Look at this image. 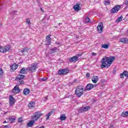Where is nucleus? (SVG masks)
Returning a JSON list of instances; mask_svg holds the SVG:
<instances>
[{
    "mask_svg": "<svg viewBox=\"0 0 128 128\" xmlns=\"http://www.w3.org/2000/svg\"><path fill=\"white\" fill-rule=\"evenodd\" d=\"M116 60V57L112 56V58L110 57H104L102 60V65L101 68H108L110 66V64H112L114 60Z\"/></svg>",
    "mask_w": 128,
    "mask_h": 128,
    "instance_id": "nucleus-1",
    "label": "nucleus"
},
{
    "mask_svg": "<svg viewBox=\"0 0 128 128\" xmlns=\"http://www.w3.org/2000/svg\"><path fill=\"white\" fill-rule=\"evenodd\" d=\"M75 94L78 98H80L84 94V86H78L75 90Z\"/></svg>",
    "mask_w": 128,
    "mask_h": 128,
    "instance_id": "nucleus-2",
    "label": "nucleus"
},
{
    "mask_svg": "<svg viewBox=\"0 0 128 128\" xmlns=\"http://www.w3.org/2000/svg\"><path fill=\"white\" fill-rule=\"evenodd\" d=\"M38 68V63H34L28 68V70L30 72H36Z\"/></svg>",
    "mask_w": 128,
    "mask_h": 128,
    "instance_id": "nucleus-3",
    "label": "nucleus"
},
{
    "mask_svg": "<svg viewBox=\"0 0 128 128\" xmlns=\"http://www.w3.org/2000/svg\"><path fill=\"white\" fill-rule=\"evenodd\" d=\"M42 115V114L40 112H36L34 114V116H32V120L35 122H37Z\"/></svg>",
    "mask_w": 128,
    "mask_h": 128,
    "instance_id": "nucleus-4",
    "label": "nucleus"
},
{
    "mask_svg": "<svg viewBox=\"0 0 128 128\" xmlns=\"http://www.w3.org/2000/svg\"><path fill=\"white\" fill-rule=\"evenodd\" d=\"M24 78H26V76L22 74H18L17 76V77L16 78V80H20L19 81L20 84H24V80H24Z\"/></svg>",
    "mask_w": 128,
    "mask_h": 128,
    "instance_id": "nucleus-5",
    "label": "nucleus"
},
{
    "mask_svg": "<svg viewBox=\"0 0 128 128\" xmlns=\"http://www.w3.org/2000/svg\"><path fill=\"white\" fill-rule=\"evenodd\" d=\"M15 102H16V99H14V97H12V95H10V99H9L10 106H13Z\"/></svg>",
    "mask_w": 128,
    "mask_h": 128,
    "instance_id": "nucleus-6",
    "label": "nucleus"
},
{
    "mask_svg": "<svg viewBox=\"0 0 128 128\" xmlns=\"http://www.w3.org/2000/svg\"><path fill=\"white\" fill-rule=\"evenodd\" d=\"M70 70L68 69H60L58 71V74H68Z\"/></svg>",
    "mask_w": 128,
    "mask_h": 128,
    "instance_id": "nucleus-7",
    "label": "nucleus"
},
{
    "mask_svg": "<svg viewBox=\"0 0 128 128\" xmlns=\"http://www.w3.org/2000/svg\"><path fill=\"white\" fill-rule=\"evenodd\" d=\"M120 10V5L116 6L112 8V14H116V12H118Z\"/></svg>",
    "mask_w": 128,
    "mask_h": 128,
    "instance_id": "nucleus-8",
    "label": "nucleus"
},
{
    "mask_svg": "<svg viewBox=\"0 0 128 128\" xmlns=\"http://www.w3.org/2000/svg\"><path fill=\"white\" fill-rule=\"evenodd\" d=\"M94 86H96V84H89L86 85V90H90L92 88H94Z\"/></svg>",
    "mask_w": 128,
    "mask_h": 128,
    "instance_id": "nucleus-9",
    "label": "nucleus"
},
{
    "mask_svg": "<svg viewBox=\"0 0 128 128\" xmlns=\"http://www.w3.org/2000/svg\"><path fill=\"white\" fill-rule=\"evenodd\" d=\"M97 28L99 32H102V30H104V24H102V22L99 23Z\"/></svg>",
    "mask_w": 128,
    "mask_h": 128,
    "instance_id": "nucleus-10",
    "label": "nucleus"
},
{
    "mask_svg": "<svg viewBox=\"0 0 128 128\" xmlns=\"http://www.w3.org/2000/svg\"><path fill=\"white\" fill-rule=\"evenodd\" d=\"M28 72V68H23L20 70V74H26Z\"/></svg>",
    "mask_w": 128,
    "mask_h": 128,
    "instance_id": "nucleus-11",
    "label": "nucleus"
},
{
    "mask_svg": "<svg viewBox=\"0 0 128 128\" xmlns=\"http://www.w3.org/2000/svg\"><path fill=\"white\" fill-rule=\"evenodd\" d=\"M20 92V88L18 87H16V86L12 90L13 94H18Z\"/></svg>",
    "mask_w": 128,
    "mask_h": 128,
    "instance_id": "nucleus-12",
    "label": "nucleus"
},
{
    "mask_svg": "<svg viewBox=\"0 0 128 128\" xmlns=\"http://www.w3.org/2000/svg\"><path fill=\"white\" fill-rule=\"evenodd\" d=\"M92 80L94 84H96L98 82V76H94L92 78Z\"/></svg>",
    "mask_w": 128,
    "mask_h": 128,
    "instance_id": "nucleus-13",
    "label": "nucleus"
},
{
    "mask_svg": "<svg viewBox=\"0 0 128 128\" xmlns=\"http://www.w3.org/2000/svg\"><path fill=\"white\" fill-rule=\"evenodd\" d=\"M30 90L28 88H25L23 92V94L24 96H28V94H30Z\"/></svg>",
    "mask_w": 128,
    "mask_h": 128,
    "instance_id": "nucleus-14",
    "label": "nucleus"
},
{
    "mask_svg": "<svg viewBox=\"0 0 128 128\" xmlns=\"http://www.w3.org/2000/svg\"><path fill=\"white\" fill-rule=\"evenodd\" d=\"M78 57L74 56L70 59V62H78Z\"/></svg>",
    "mask_w": 128,
    "mask_h": 128,
    "instance_id": "nucleus-15",
    "label": "nucleus"
},
{
    "mask_svg": "<svg viewBox=\"0 0 128 128\" xmlns=\"http://www.w3.org/2000/svg\"><path fill=\"white\" fill-rule=\"evenodd\" d=\"M120 42H123L124 44H128V38H122L120 40Z\"/></svg>",
    "mask_w": 128,
    "mask_h": 128,
    "instance_id": "nucleus-16",
    "label": "nucleus"
},
{
    "mask_svg": "<svg viewBox=\"0 0 128 128\" xmlns=\"http://www.w3.org/2000/svg\"><path fill=\"white\" fill-rule=\"evenodd\" d=\"M51 52V54H54V52H56L58 50V49L56 47H54V48H52L50 50Z\"/></svg>",
    "mask_w": 128,
    "mask_h": 128,
    "instance_id": "nucleus-17",
    "label": "nucleus"
},
{
    "mask_svg": "<svg viewBox=\"0 0 128 128\" xmlns=\"http://www.w3.org/2000/svg\"><path fill=\"white\" fill-rule=\"evenodd\" d=\"M35 103L34 102H30L28 104V106L30 108H32L34 107Z\"/></svg>",
    "mask_w": 128,
    "mask_h": 128,
    "instance_id": "nucleus-18",
    "label": "nucleus"
},
{
    "mask_svg": "<svg viewBox=\"0 0 128 128\" xmlns=\"http://www.w3.org/2000/svg\"><path fill=\"white\" fill-rule=\"evenodd\" d=\"M46 40L47 42L50 44V42H52V39H50V35H48L46 36Z\"/></svg>",
    "mask_w": 128,
    "mask_h": 128,
    "instance_id": "nucleus-19",
    "label": "nucleus"
},
{
    "mask_svg": "<svg viewBox=\"0 0 128 128\" xmlns=\"http://www.w3.org/2000/svg\"><path fill=\"white\" fill-rule=\"evenodd\" d=\"M60 120H66V114H62L60 116Z\"/></svg>",
    "mask_w": 128,
    "mask_h": 128,
    "instance_id": "nucleus-20",
    "label": "nucleus"
},
{
    "mask_svg": "<svg viewBox=\"0 0 128 128\" xmlns=\"http://www.w3.org/2000/svg\"><path fill=\"white\" fill-rule=\"evenodd\" d=\"M17 68H18V65L16 64H13L11 66V70H16Z\"/></svg>",
    "mask_w": 128,
    "mask_h": 128,
    "instance_id": "nucleus-21",
    "label": "nucleus"
},
{
    "mask_svg": "<svg viewBox=\"0 0 128 128\" xmlns=\"http://www.w3.org/2000/svg\"><path fill=\"white\" fill-rule=\"evenodd\" d=\"M74 10H76V12H78V10H80V5L78 4H76L75 6H74Z\"/></svg>",
    "mask_w": 128,
    "mask_h": 128,
    "instance_id": "nucleus-22",
    "label": "nucleus"
},
{
    "mask_svg": "<svg viewBox=\"0 0 128 128\" xmlns=\"http://www.w3.org/2000/svg\"><path fill=\"white\" fill-rule=\"evenodd\" d=\"M34 120H31L28 123L27 126L28 127L32 126H34Z\"/></svg>",
    "mask_w": 128,
    "mask_h": 128,
    "instance_id": "nucleus-23",
    "label": "nucleus"
},
{
    "mask_svg": "<svg viewBox=\"0 0 128 128\" xmlns=\"http://www.w3.org/2000/svg\"><path fill=\"white\" fill-rule=\"evenodd\" d=\"M122 16H120V18H118L116 20V22H120L122 20Z\"/></svg>",
    "mask_w": 128,
    "mask_h": 128,
    "instance_id": "nucleus-24",
    "label": "nucleus"
},
{
    "mask_svg": "<svg viewBox=\"0 0 128 128\" xmlns=\"http://www.w3.org/2000/svg\"><path fill=\"white\" fill-rule=\"evenodd\" d=\"M90 108V106H86L83 107V110H84V112H88V110Z\"/></svg>",
    "mask_w": 128,
    "mask_h": 128,
    "instance_id": "nucleus-25",
    "label": "nucleus"
},
{
    "mask_svg": "<svg viewBox=\"0 0 128 128\" xmlns=\"http://www.w3.org/2000/svg\"><path fill=\"white\" fill-rule=\"evenodd\" d=\"M4 48H5L6 52L10 50V46H9V45H6V46H5Z\"/></svg>",
    "mask_w": 128,
    "mask_h": 128,
    "instance_id": "nucleus-26",
    "label": "nucleus"
},
{
    "mask_svg": "<svg viewBox=\"0 0 128 128\" xmlns=\"http://www.w3.org/2000/svg\"><path fill=\"white\" fill-rule=\"evenodd\" d=\"M122 116H128V111L123 112L122 114Z\"/></svg>",
    "mask_w": 128,
    "mask_h": 128,
    "instance_id": "nucleus-27",
    "label": "nucleus"
},
{
    "mask_svg": "<svg viewBox=\"0 0 128 128\" xmlns=\"http://www.w3.org/2000/svg\"><path fill=\"white\" fill-rule=\"evenodd\" d=\"M108 44H103L102 45V48H103L108 49Z\"/></svg>",
    "mask_w": 128,
    "mask_h": 128,
    "instance_id": "nucleus-28",
    "label": "nucleus"
},
{
    "mask_svg": "<svg viewBox=\"0 0 128 128\" xmlns=\"http://www.w3.org/2000/svg\"><path fill=\"white\" fill-rule=\"evenodd\" d=\"M28 50V48H23L22 50H21V52L22 53L27 52Z\"/></svg>",
    "mask_w": 128,
    "mask_h": 128,
    "instance_id": "nucleus-29",
    "label": "nucleus"
},
{
    "mask_svg": "<svg viewBox=\"0 0 128 128\" xmlns=\"http://www.w3.org/2000/svg\"><path fill=\"white\" fill-rule=\"evenodd\" d=\"M0 52H6V50L4 47L0 46Z\"/></svg>",
    "mask_w": 128,
    "mask_h": 128,
    "instance_id": "nucleus-30",
    "label": "nucleus"
},
{
    "mask_svg": "<svg viewBox=\"0 0 128 128\" xmlns=\"http://www.w3.org/2000/svg\"><path fill=\"white\" fill-rule=\"evenodd\" d=\"M78 112H81V113L85 112L84 110V107H81L80 108V109L78 110Z\"/></svg>",
    "mask_w": 128,
    "mask_h": 128,
    "instance_id": "nucleus-31",
    "label": "nucleus"
},
{
    "mask_svg": "<svg viewBox=\"0 0 128 128\" xmlns=\"http://www.w3.org/2000/svg\"><path fill=\"white\" fill-rule=\"evenodd\" d=\"M2 128H12V126L10 124H8L6 126H3Z\"/></svg>",
    "mask_w": 128,
    "mask_h": 128,
    "instance_id": "nucleus-32",
    "label": "nucleus"
},
{
    "mask_svg": "<svg viewBox=\"0 0 128 128\" xmlns=\"http://www.w3.org/2000/svg\"><path fill=\"white\" fill-rule=\"evenodd\" d=\"M85 20H86V24H88V23L90 22V18H88V17H86V18H85Z\"/></svg>",
    "mask_w": 128,
    "mask_h": 128,
    "instance_id": "nucleus-33",
    "label": "nucleus"
},
{
    "mask_svg": "<svg viewBox=\"0 0 128 128\" xmlns=\"http://www.w3.org/2000/svg\"><path fill=\"white\" fill-rule=\"evenodd\" d=\"M123 74L126 78H128V72L126 71H124Z\"/></svg>",
    "mask_w": 128,
    "mask_h": 128,
    "instance_id": "nucleus-34",
    "label": "nucleus"
},
{
    "mask_svg": "<svg viewBox=\"0 0 128 128\" xmlns=\"http://www.w3.org/2000/svg\"><path fill=\"white\" fill-rule=\"evenodd\" d=\"M26 24H30V18L26 20Z\"/></svg>",
    "mask_w": 128,
    "mask_h": 128,
    "instance_id": "nucleus-35",
    "label": "nucleus"
},
{
    "mask_svg": "<svg viewBox=\"0 0 128 128\" xmlns=\"http://www.w3.org/2000/svg\"><path fill=\"white\" fill-rule=\"evenodd\" d=\"M4 74V70L0 68V76H2Z\"/></svg>",
    "mask_w": 128,
    "mask_h": 128,
    "instance_id": "nucleus-36",
    "label": "nucleus"
},
{
    "mask_svg": "<svg viewBox=\"0 0 128 128\" xmlns=\"http://www.w3.org/2000/svg\"><path fill=\"white\" fill-rule=\"evenodd\" d=\"M9 120L12 122H14V120H16V119L14 118H9Z\"/></svg>",
    "mask_w": 128,
    "mask_h": 128,
    "instance_id": "nucleus-37",
    "label": "nucleus"
},
{
    "mask_svg": "<svg viewBox=\"0 0 128 128\" xmlns=\"http://www.w3.org/2000/svg\"><path fill=\"white\" fill-rule=\"evenodd\" d=\"M110 4V2H104V4H105V6H108V4Z\"/></svg>",
    "mask_w": 128,
    "mask_h": 128,
    "instance_id": "nucleus-38",
    "label": "nucleus"
},
{
    "mask_svg": "<svg viewBox=\"0 0 128 128\" xmlns=\"http://www.w3.org/2000/svg\"><path fill=\"white\" fill-rule=\"evenodd\" d=\"M86 78H90V74L89 72H88L86 74Z\"/></svg>",
    "mask_w": 128,
    "mask_h": 128,
    "instance_id": "nucleus-39",
    "label": "nucleus"
},
{
    "mask_svg": "<svg viewBox=\"0 0 128 128\" xmlns=\"http://www.w3.org/2000/svg\"><path fill=\"white\" fill-rule=\"evenodd\" d=\"M82 54H76L75 56H76V58H77V59L78 58V56H82Z\"/></svg>",
    "mask_w": 128,
    "mask_h": 128,
    "instance_id": "nucleus-40",
    "label": "nucleus"
},
{
    "mask_svg": "<svg viewBox=\"0 0 128 128\" xmlns=\"http://www.w3.org/2000/svg\"><path fill=\"white\" fill-rule=\"evenodd\" d=\"M19 122H22V118H20L18 120Z\"/></svg>",
    "mask_w": 128,
    "mask_h": 128,
    "instance_id": "nucleus-41",
    "label": "nucleus"
},
{
    "mask_svg": "<svg viewBox=\"0 0 128 128\" xmlns=\"http://www.w3.org/2000/svg\"><path fill=\"white\" fill-rule=\"evenodd\" d=\"M120 78H124V74H120Z\"/></svg>",
    "mask_w": 128,
    "mask_h": 128,
    "instance_id": "nucleus-42",
    "label": "nucleus"
},
{
    "mask_svg": "<svg viewBox=\"0 0 128 128\" xmlns=\"http://www.w3.org/2000/svg\"><path fill=\"white\" fill-rule=\"evenodd\" d=\"M92 55L93 56H96V53L92 52Z\"/></svg>",
    "mask_w": 128,
    "mask_h": 128,
    "instance_id": "nucleus-43",
    "label": "nucleus"
},
{
    "mask_svg": "<svg viewBox=\"0 0 128 128\" xmlns=\"http://www.w3.org/2000/svg\"><path fill=\"white\" fill-rule=\"evenodd\" d=\"M42 80H43V82H46V80H48L47 78H42Z\"/></svg>",
    "mask_w": 128,
    "mask_h": 128,
    "instance_id": "nucleus-44",
    "label": "nucleus"
},
{
    "mask_svg": "<svg viewBox=\"0 0 128 128\" xmlns=\"http://www.w3.org/2000/svg\"><path fill=\"white\" fill-rule=\"evenodd\" d=\"M125 4L126 6H128V0H126V1H125Z\"/></svg>",
    "mask_w": 128,
    "mask_h": 128,
    "instance_id": "nucleus-45",
    "label": "nucleus"
},
{
    "mask_svg": "<svg viewBox=\"0 0 128 128\" xmlns=\"http://www.w3.org/2000/svg\"><path fill=\"white\" fill-rule=\"evenodd\" d=\"M56 44H60V42H56Z\"/></svg>",
    "mask_w": 128,
    "mask_h": 128,
    "instance_id": "nucleus-46",
    "label": "nucleus"
},
{
    "mask_svg": "<svg viewBox=\"0 0 128 128\" xmlns=\"http://www.w3.org/2000/svg\"><path fill=\"white\" fill-rule=\"evenodd\" d=\"M51 114H52V112H49V113L48 114V116H51Z\"/></svg>",
    "mask_w": 128,
    "mask_h": 128,
    "instance_id": "nucleus-47",
    "label": "nucleus"
},
{
    "mask_svg": "<svg viewBox=\"0 0 128 128\" xmlns=\"http://www.w3.org/2000/svg\"><path fill=\"white\" fill-rule=\"evenodd\" d=\"M48 118H50V116L47 115L46 120H48Z\"/></svg>",
    "mask_w": 128,
    "mask_h": 128,
    "instance_id": "nucleus-48",
    "label": "nucleus"
},
{
    "mask_svg": "<svg viewBox=\"0 0 128 128\" xmlns=\"http://www.w3.org/2000/svg\"><path fill=\"white\" fill-rule=\"evenodd\" d=\"M40 10L42 12H44V10H42V8H40Z\"/></svg>",
    "mask_w": 128,
    "mask_h": 128,
    "instance_id": "nucleus-49",
    "label": "nucleus"
},
{
    "mask_svg": "<svg viewBox=\"0 0 128 128\" xmlns=\"http://www.w3.org/2000/svg\"><path fill=\"white\" fill-rule=\"evenodd\" d=\"M3 124H6V120L4 121Z\"/></svg>",
    "mask_w": 128,
    "mask_h": 128,
    "instance_id": "nucleus-50",
    "label": "nucleus"
},
{
    "mask_svg": "<svg viewBox=\"0 0 128 128\" xmlns=\"http://www.w3.org/2000/svg\"><path fill=\"white\" fill-rule=\"evenodd\" d=\"M109 128H114V126H111Z\"/></svg>",
    "mask_w": 128,
    "mask_h": 128,
    "instance_id": "nucleus-51",
    "label": "nucleus"
},
{
    "mask_svg": "<svg viewBox=\"0 0 128 128\" xmlns=\"http://www.w3.org/2000/svg\"><path fill=\"white\" fill-rule=\"evenodd\" d=\"M60 24H60V23H59V24H58V25H60Z\"/></svg>",
    "mask_w": 128,
    "mask_h": 128,
    "instance_id": "nucleus-52",
    "label": "nucleus"
},
{
    "mask_svg": "<svg viewBox=\"0 0 128 128\" xmlns=\"http://www.w3.org/2000/svg\"><path fill=\"white\" fill-rule=\"evenodd\" d=\"M46 98V99H48V98Z\"/></svg>",
    "mask_w": 128,
    "mask_h": 128,
    "instance_id": "nucleus-53",
    "label": "nucleus"
},
{
    "mask_svg": "<svg viewBox=\"0 0 128 128\" xmlns=\"http://www.w3.org/2000/svg\"><path fill=\"white\" fill-rule=\"evenodd\" d=\"M76 80H74V82H76Z\"/></svg>",
    "mask_w": 128,
    "mask_h": 128,
    "instance_id": "nucleus-54",
    "label": "nucleus"
}]
</instances>
